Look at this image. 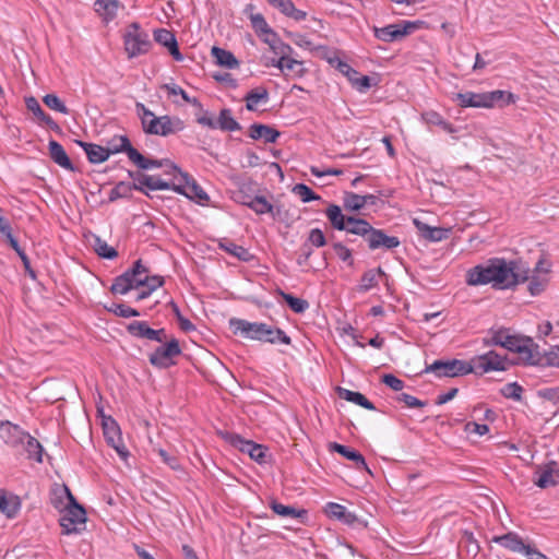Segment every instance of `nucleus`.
Listing matches in <instances>:
<instances>
[{"mask_svg":"<svg viewBox=\"0 0 559 559\" xmlns=\"http://www.w3.org/2000/svg\"><path fill=\"white\" fill-rule=\"evenodd\" d=\"M76 144L84 150L88 162L92 164H100L109 158L108 150L102 145L87 143L80 140L76 141Z\"/></svg>","mask_w":559,"mask_h":559,"instance_id":"obj_28","label":"nucleus"},{"mask_svg":"<svg viewBox=\"0 0 559 559\" xmlns=\"http://www.w3.org/2000/svg\"><path fill=\"white\" fill-rule=\"evenodd\" d=\"M185 123L179 118L170 116L153 117L148 123H145V133L167 136L183 130Z\"/></svg>","mask_w":559,"mask_h":559,"instance_id":"obj_11","label":"nucleus"},{"mask_svg":"<svg viewBox=\"0 0 559 559\" xmlns=\"http://www.w3.org/2000/svg\"><path fill=\"white\" fill-rule=\"evenodd\" d=\"M102 427L106 442L114 448L121 459H127L129 452L123 444L121 430L111 416H103Z\"/></svg>","mask_w":559,"mask_h":559,"instance_id":"obj_13","label":"nucleus"},{"mask_svg":"<svg viewBox=\"0 0 559 559\" xmlns=\"http://www.w3.org/2000/svg\"><path fill=\"white\" fill-rule=\"evenodd\" d=\"M174 191L202 205L210 200L207 193L188 173H180L179 182H176Z\"/></svg>","mask_w":559,"mask_h":559,"instance_id":"obj_12","label":"nucleus"},{"mask_svg":"<svg viewBox=\"0 0 559 559\" xmlns=\"http://www.w3.org/2000/svg\"><path fill=\"white\" fill-rule=\"evenodd\" d=\"M421 118L429 126H438L448 133L455 132L453 124L444 120L443 117L437 111H426L421 115Z\"/></svg>","mask_w":559,"mask_h":559,"instance_id":"obj_47","label":"nucleus"},{"mask_svg":"<svg viewBox=\"0 0 559 559\" xmlns=\"http://www.w3.org/2000/svg\"><path fill=\"white\" fill-rule=\"evenodd\" d=\"M528 269H521L516 261H507L502 258H492L485 263L469 269L466 283L469 286L491 284L496 289H511L518 284L526 282Z\"/></svg>","mask_w":559,"mask_h":559,"instance_id":"obj_1","label":"nucleus"},{"mask_svg":"<svg viewBox=\"0 0 559 559\" xmlns=\"http://www.w3.org/2000/svg\"><path fill=\"white\" fill-rule=\"evenodd\" d=\"M272 64L278 68L284 75L290 76L292 79L302 78L307 73V69L304 67L302 61L294 58H278L276 61H273Z\"/></svg>","mask_w":559,"mask_h":559,"instance_id":"obj_20","label":"nucleus"},{"mask_svg":"<svg viewBox=\"0 0 559 559\" xmlns=\"http://www.w3.org/2000/svg\"><path fill=\"white\" fill-rule=\"evenodd\" d=\"M212 57L215 59L216 64L227 68L236 69L239 67L238 59L229 50L214 46L211 50Z\"/></svg>","mask_w":559,"mask_h":559,"instance_id":"obj_35","label":"nucleus"},{"mask_svg":"<svg viewBox=\"0 0 559 559\" xmlns=\"http://www.w3.org/2000/svg\"><path fill=\"white\" fill-rule=\"evenodd\" d=\"M328 62L337 69L343 75L347 78V80L353 84L355 80H357V76L359 72L352 68L347 62L341 60L337 56H334L333 58H328Z\"/></svg>","mask_w":559,"mask_h":559,"instance_id":"obj_49","label":"nucleus"},{"mask_svg":"<svg viewBox=\"0 0 559 559\" xmlns=\"http://www.w3.org/2000/svg\"><path fill=\"white\" fill-rule=\"evenodd\" d=\"M503 348L519 354V359L524 365L537 361L538 346L531 337H522L511 333L510 338Z\"/></svg>","mask_w":559,"mask_h":559,"instance_id":"obj_8","label":"nucleus"},{"mask_svg":"<svg viewBox=\"0 0 559 559\" xmlns=\"http://www.w3.org/2000/svg\"><path fill=\"white\" fill-rule=\"evenodd\" d=\"M154 40L167 48L168 52L176 61H182L183 56L179 50L178 41L175 34L166 28H157L154 31Z\"/></svg>","mask_w":559,"mask_h":559,"instance_id":"obj_17","label":"nucleus"},{"mask_svg":"<svg viewBox=\"0 0 559 559\" xmlns=\"http://www.w3.org/2000/svg\"><path fill=\"white\" fill-rule=\"evenodd\" d=\"M145 187L152 191H156V190H173L174 191V187H176V182H168V181L160 179L157 176L148 175V177H145Z\"/></svg>","mask_w":559,"mask_h":559,"instance_id":"obj_61","label":"nucleus"},{"mask_svg":"<svg viewBox=\"0 0 559 559\" xmlns=\"http://www.w3.org/2000/svg\"><path fill=\"white\" fill-rule=\"evenodd\" d=\"M292 192L300 198L304 203L321 200V197L313 192L307 185L305 183H296Z\"/></svg>","mask_w":559,"mask_h":559,"instance_id":"obj_57","label":"nucleus"},{"mask_svg":"<svg viewBox=\"0 0 559 559\" xmlns=\"http://www.w3.org/2000/svg\"><path fill=\"white\" fill-rule=\"evenodd\" d=\"M337 395L340 399H343L347 402H352L357 404L366 409L374 411L376 406L371 403L364 394L360 392L350 391L348 389L337 386L336 389Z\"/></svg>","mask_w":559,"mask_h":559,"instance_id":"obj_33","label":"nucleus"},{"mask_svg":"<svg viewBox=\"0 0 559 559\" xmlns=\"http://www.w3.org/2000/svg\"><path fill=\"white\" fill-rule=\"evenodd\" d=\"M333 249H334L336 255L343 262H347L348 265H350V266L354 264V260H353V255H352V250L348 249L346 246H344L342 242L333 243Z\"/></svg>","mask_w":559,"mask_h":559,"instance_id":"obj_64","label":"nucleus"},{"mask_svg":"<svg viewBox=\"0 0 559 559\" xmlns=\"http://www.w3.org/2000/svg\"><path fill=\"white\" fill-rule=\"evenodd\" d=\"M384 275L385 273L381 267L366 271L362 274L360 284L358 286L359 292H368L371 288L376 287L378 285V278Z\"/></svg>","mask_w":559,"mask_h":559,"instance_id":"obj_46","label":"nucleus"},{"mask_svg":"<svg viewBox=\"0 0 559 559\" xmlns=\"http://www.w3.org/2000/svg\"><path fill=\"white\" fill-rule=\"evenodd\" d=\"M60 526L62 528V534L66 535L80 533L85 527V525H79V521L71 519L66 511H63L60 518Z\"/></svg>","mask_w":559,"mask_h":559,"instance_id":"obj_56","label":"nucleus"},{"mask_svg":"<svg viewBox=\"0 0 559 559\" xmlns=\"http://www.w3.org/2000/svg\"><path fill=\"white\" fill-rule=\"evenodd\" d=\"M229 326L235 335L248 340L290 345L292 338L280 328L272 326L264 322H249L245 319H229Z\"/></svg>","mask_w":559,"mask_h":559,"instance_id":"obj_2","label":"nucleus"},{"mask_svg":"<svg viewBox=\"0 0 559 559\" xmlns=\"http://www.w3.org/2000/svg\"><path fill=\"white\" fill-rule=\"evenodd\" d=\"M93 248L103 259L112 260L118 257V251L98 236H95L94 238Z\"/></svg>","mask_w":559,"mask_h":559,"instance_id":"obj_53","label":"nucleus"},{"mask_svg":"<svg viewBox=\"0 0 559 559\" xmlns=\"http://www.w3.org/2000/svg\"><path fill=\"white\" fill-rule=\"evenodd\" d=\"M147 273L148 269L142 264L141 260H136L131 269L114 280L110 292L112 294L126 295L131 289L143 286V284H138V281L143 280V276Z\"/></svg>","mask_w":559,"mask_h":559,"instance_id":"obj_6","label":"nucleus"},{"mask_svg":"<svg viewBox=\"0 0 559 559\" xmlns=\"http://www.w3.org/2000/svg\"><path fill=\"white\" fill-rule=\"evenodd\" d=\"M246 108L249 111L258 110L259 104H266L270 100V93L266 87L258 86L249 91L245 96Z\"/></svg>","mask_w":559,"mask_h":559,"instance_id":"obj_31","label":"nucleus"},{"mask_svg":"<svg viewBox=\"0 0 559 559\" xmlns=\"http://www.w3.org/2000/svg\"><path fill=\"white\" fill-rule=\"evenodd\" d=\"M25 105L27 110L33 112V115L43 123H45L49 129H51L55 132H60L61 128L60 126L48 115L46 114L43 108L40 107L38 100L31 96L25 99Z\"/></svg>","mask_w":559,"mask_h":559,"instance_id":"obj_24","label":"nucleus"},{"mask_svg":"<svg viewBox=\"0 0 559 559\" xmlns=\"http://www.w3.org/2000/svg\"><path fill=\"white\" fill-rule=\"evenodd\" d=\"M245 205L258 215L270 214L273 218H277L281 214L280 206L271 204L265 197L255 195L253 199L245 198Z\"/></svg>","mask_w":559,"mask_h":559,"instance_id":"obj_19","label":"nucleus"},{"mask_svg":"<svg viewBox=\"0 0 559 559\" xmlns=\"http://www.w3.org/2000/svg\"><path fill=\"white\" fill-rule=\"evenodd\" d=\"M452 99L463 108H491L499 102H504L506 104L514 103V96L512 93H507L500 90L484 93H456Z\"/></svg>","mask_w":559,"mask_h":559,"instance_id":"obj_3","label":"nucleus"},{"mask_svg":"<svg viewBox=\"0 0 559 559\" xmlns=\"http://www.w3.org/2000/svg\"><path fill=\"white\" fill-rule=\"evenodd\" d=\"M127 331L134 337L150 341H153V335H155L154 329L150 328L146 321H133L128 324Z\"/></svg>","mask_w":559,"mask_h":559,"instance_id":"obj_45","label":"nucleus"},{"mask_svg":"<svg viewBox=\"0 0 559 559\" xmlns=\"http://www.w3.org/2000/svg\"><path fill=\"white\" fill-rule=\"evenodd\" d=\"M132 190H138L147 194L142 188L136 183H130L126 181L118 182L109 193V201L115 202L118 199L129 198L131 195Z\"/></svg>","mask_w":559,"mask_h":559,"instance_id":"obj_43","label":"nucleus"},{"mask_svg":"<svg viewBox=\"0 0 559 559\" xmlns=\"http://www.w3.org/2000/svg\"><path fill=\"white\" fill-rule=\"evenodd\" d=\"M534 366L559 367V346L552 347L549 352L540 355L537 350V361L531 362Z\"/></svg>","mask_w":559,"mask_h":559,"instance_id":"obj_52","label":"nucleus"},{"mask_svg":"<svg viewBox=\"0 0 559 559\" xmlns=\"http://www.w3.org/2000/svg\"><path fill=\"white\" fill-rule=\"evenodd\" d=\"M346 226H347V228L344 229L345 231H347L349 234L357 235V236H361L366 240L368 239V237L373 228L366 219L358 218L355 216H350L347 218Z\"/></svg>","mask_w":559,"mask_h":559,"instance_id":"obj_39","label":"nucleus"},{"mask_svg":"<svg viewBox=\"0 0 559 559\" xmlns=\"http://www.w3.org/2000/svg\"><path fill=\"white\" fill-rule=\"evenodd\" d=\"M96 11L103 13L106 20H112L117 15L119 8L118 0H96Z\"/></svg>","mask_w":559,"mask_h":559,"instance_id":"obj_54","label":"nucleus"},{"mask_svg":"<svg viewBox=\"0 0 559 559\" xmlns=\"http://www.w3.org/2000/svg\"><path fill=\"white\" fill-rule=\"evenodd\" d=\"M225 440L243 453H248L252 460L262 464L266 462L267 448L251 440L243 439L240 435L226 432Z\"/></svg>","mask_w":559,"mask_h":559,"instance_id":"obj_10","label":"nucleus"},{"mask_svg":"<svg viewBox=\"0 0 559 559\" xmlns=\"http://www.w3.org/2000/svg\"><path fill=\"white\" fill-rule=\"evenodd\" d=\"M362 200L364 199L360 194L354 192H345L343 198L344 209L352 212L360 211L365 207Z\"/></svg>","mask_w":559,"mask_h":559,"instance_id":"obj_60","label":"nucleus"},{"mask_svg":"<svg viewBox=\"0 0 559 559\" xmlns=\"http://www.w3.org/2000/svg\"><path fill=\"white\" fill-rule=\"evenodd\" d=\"M122 39L129 59L146 55L152 48L148 33L142 29L138 22H132L127 26Z\"/></svg>","mask_w":559,"mask_h":559,"instance_id":"obj_4","label":"nucleus"},{"mask_svg":"<svg viewBox=\"0 0 559 559\" xmlns=\"http://www.w3.org/2000/svg\"><path fill=\"white\" fill-rule=\"evenodd\" d=\"M367 242L370 250H377L380 248L392 250L401 243L397 237L389 236L382 229L377 228H372Z\"/></svg>","mask_w":559,"mask_h":559,"instance_id":"obj_18","label":"nucleus"},{"mask_svg":"<svg viewBox=\"0 0 559 559\" xmlns=\"http://www.w3.org/2000/svg\"><path fill=\"white\" fill-rule=\"evenodd\" d=\"M255 191H257V183L251 179L245 180L239 183L238 190L235 193V199L237 202L245 205V202H243V201H246L245 198L253 199L257 195Z\"/></svg>","mask_w":559,"mask_h":559,"instance_id":"obj_50","label":"nucleus"},{"mask_svg":"<svg viewBox=\"0 0 559 559\" xmlns=\"http://www.w3.org/2000/svg\"><path fill=\"white\" fill-rule=\"evenodd\" d=\"M533 481L542 489L555 487L559 483V469L557 468V463L550 461L544 467H538L535 472V478Z\"/></svg>","mask_w":559,"mask_h":559,"instance_id":"obj_16","label":"nucleus"},{"mask_svg":"<svg viewBox=\"0 0 559 559\" xmlns=\"http://www.w3.org/2000/svg\"><path fill=\"white\" fill-rule=\"evenodd\" d=\"M130 160L135 164L140 169L162 168L168 165V159H151L144 157L138 150H131Z\"/></svg>","mask_w":559,"mask_h":559,"instance_id":"obj_41","label":"nucleus"},{"mask_svg":"<svg viewBox=\"0 0 559 559\" xmlns=\"http://www.w3.org/2000/svg\"><path fill=\"white\" fill-rule=\"evenodd\" d=\"M181 353L179 341L171 336L169 342L160 344L148 355V361L156 368L167 369L176 364L175 358Z\"/></svg>","mask_w":559,"mask_h":559,"instance_id":"obj_7","label":"nucleus"},{"mask_svg":"<svg viewBox=\"0 0 559 559\" xmlns=\"http://www.w3.org/2000/svg\"><path fill=\"white\" fill-rule=\"evenodd\" d=\"M219 248L243 262H249L253 259L252 253L247 248L226 238L219 242Z\"/></svg>","mask_w":559,"mask_h":559,"instance_id":"obj_34","label":"nucleus"},{"mask_svg":"<svg viewBox=\"0 0 559 559\" xmlns=\"http://www.w3.org/2000/svg\"><path fill=\"white\" fill-rule=\"evenodd\" d=\"M62 492L68 498V504L64 511L68 513V515L71 516V519L79 521V525H85L86 512L84 508L76 502L75 498L67 486H63Z\"/></svg>","mask_w":559,"mask_h":559,"instance_id":"obj_30","label":"nucleus"},{"mask_svg":"<svg viewBox=\"0 0 559 559\" xmlns=\"http://www.w3.org/2000/svg\"><path fill=\"white\" fill-rule=\"evenodd\" d=\"M414 225L418 229L420 236L431 242H438L449 237L450 229L442 227H431L419 219H414Z\"/></svg>","mask_w":559,"mask_h":559,"instance_id":"obj_23","label":"nucleus"},{"mask_svg":"<svg viewBox=\"0 0 559 559\" xmlns=\"http://www.w3.org/2000/svg\"><path fill=\"white\" fill-rule=\"evenodd\" d=\"M270 4L278 9L284 15L294 19L295 21H302L307 16L305 11L295 8L292 0H271Z\"/></svg>","mask_w":559,"mask_h":559,"instance_id":"obj_37","label":"nucleus"},{"mask_svg":"<svg viewBox=\"0 0 559 559\" xmlns=\"http://www.w3.org/2000/svg\"><path fill=\"white\" fill-rule=\"evenodd\" d=\"M270 507L274 513L282 518L304 519L307 516V511L305 509L298 510L292 506H285L275 500L271 502Z\"/></svg>","mask_w":559,"mask_h":559,"instance_id":"obj_44","label":"nucleus"},{"mask_svg":"<svg viewBox=\"0 0 559 559\" xmlns=\"http://www.w3.org/2000/svg\"><path fill=\"white\" fill-rule=\"evenodd\" d=\"M22 439L23 443L20 445V450L16 452L26 454L28 460L41 463L44 448L40 442L28 432H25V438Z\"/></svg>","mask_w":559,"mask_h":559,"instance_id":"obj_21","label":"nucleus"},{"mask_svg":"<svg viewBox=\"0 0 559 559\" xmlns=\"http://www.w3.org/2000/svg\"><path fill=\"white\" fill-rule=\"evenodd\" d=\"M48 148H49L50 158L57 165H59L60 167H62L67 170H70V171L74 170V166H73L71 159L69 158L66 150L59 142H57L55 140H50L48 143Z\"/></svg>","mask_w":559,"mask_h":559,"instance_id":"obj_27","label":"nucleus"},{"mask_svg":"<svg viewBox=\"0 0 559 559\" xmlns=\"http://www.w3.org/2000/svg\"><path fill=\"white\" fill-rule=\"evenodd\" d=\"M249 19L251 26L259 36L271 37L274 31L269 26L264 16L261 13H250Z\"/></svg>","mask_w":559,"mask_h":559,"instance_id":"obj_48","label":"nucleus"},{"mask_svg":"<svg viewBox=\"0 0 559 559\" xmlns=\"http://www.w3.org/2000/svg\"><path fill=\"white\" fill-rule=\"evenodd\" d=\"M523 392H524L523 386L521 384H519L518 382L507 383L506 385H503L500 389V394L503 397L509 399V400H513V401H516V402L522 401Z\"/></svg>","mask_w":559,"mask_h":559,"instance_id":"obj_55","label":"nucleus"},{"mask_svg":"<svg viewBox=\"0 0 559 559\" xmlns=\"http://www.w3.org/2000/svg\"><path fill=\"white\" fill-rule=\"evenodd\" d=\"M116 316L121 318L139 317L140 312L124 304H115L110 309Z\"/></svg>","mask_w":559,"mask_h":559,"instance_id":"obj_63","label":"nucleus"},{"mask_svg":"<svg viewBox=\"0 0 559 559\" xmlns=\"http://www.w3.org/2000/svg\"><path fill=\"white\" fill-rule=\"evenodd\" d=\"M526 281H530L528 292L533 296H537L542 292H544L548 283L547 276H540L539 274L534 273L532 274V276L528 275V278Z\"/></svg>","mask_w":559,"mask_h":559,"instance_id":"obj_59","label":"nucleus"},{"mask_svg":"<svg viewBox=\"0 0 559 559\" xmlns=\"http://www.w3.org/2000/svg\"><path fill=\"white\" fill-rule=\"evenodd\" d=\"M43 102L51 110L58 111L63 115L69 114V108L56 94H46L43 97Z\"/></svg>","mask_w":559,"mask_h":559,"instance_id":"obj_62","label":"nucleus"},{"mask_svg":"<svg viewBox=\"0 0 559 559\" xmlns=\"http://www.w3.org/2000/svg\"><path fill=\"white\" fill-rule=\"evenodd\" d=\"M263 41L270 46L271 50L278 56V58H292L290 55L293 52V48L288 44L282 41L276 33L271 37H263Z\"/></svg>","mask_w":559,"mask_h":559,"instance_id":"obj_42","label":"nucleus"},{"mask_svg":"<svg viewBox=\"0 0 559 559\" xmlns=\"http://www.w3.org/2000/svg\"><path fill=\"white\" fill-rule=\"evenodd\" d=\"M25 432L20 426L14 425L10 421H1L0 424V438L10 448L15 451L20 450V445L23 443Z\"/></svg>","mask_w":559,"mask_h":559,"instance_id":"obj_15","label":"nucleus"},{"mask_svg":"<svg viewBox=\"0 0 559 559\" xmlns=\"http://www.w3.org/2000/svg\"><path fill=\"white\" fill-rule=\"evenodd\" d=\"M281 133L267 126L262 123H253L249 129V136L253 140L262 139L265 143H275L280 138Z\"/></svg>","mask_w":559,"mask_h":559,"instance_id":"obj_26","label":"nucleus"},{"mask_svg":"<svg viewBox=\"0 0 559 559\" xmlns=\"http://www.w3.org/2000/svg\"><path fill=\"white\" fill-rule=\"evenodd\" d=\"M21 509V500L16 495L8 493L5 490L0 489V512L9 519L16 516Z\"/></svg>","mask_w":559,"mask_h":559,"instance_id":"obj_25","label":"nucleus"},{"mask_svg":"<svg viewBox=\"0 0 559 559\" xmlns=\"http://www.w3.org/2000/svg\"><path fill=\"white\" fill-rule=\"evenodd\" d=\"M106 150H108L109 156L111 154H118L124 152L130 158L131 150H135L127 135H114L107 142Z\"/></svg>","mask_w":559,"mask_h":559,"instance_id":"obj_40","label":"nucleus"},{"mask_svg":"<svg viewBox=\"0 0 559 559\" xmlns=\"http://www.w3.org/2000/svg\"><path fill=\"white\" fill-rule=\"evenodd\" d=\"M474 370L473 373L484 374L490 371H504L508 367V359L500 356L495 350L474 357L471 360Z\"/></svg>","mask_w":559,"mask_h":559,"instance_id":"obj_9","label":"nucleus"},{"mask_svg":"<svg viewBox=\"0 0 559 559\" xmlns=\"http://www.w3.org/2000/svg\"><path fill=\"white\" fill-rule=\"evenodd\" d=\"M325 215L331 226L336 230H344L347 228L348 215L342 212V209L336 204H330L325 210Z\"/></svg>","mask_w":559,"mask_h":559,"instance_id":"obj_38","label":"nucleus"},{"mask_svg":"<svg viewBox=\"0 0 559 559\" xmlns=\"http://www.w3.org/2000/svg\"><path fill=\"white\" fill-rule=\"evenodd\" d=\"M511 330L508 328L490 329L488 336L483 340L485 346H501L504 347L510 338Z\"/></svg>","mask_w":559,"mask_h":559,"instance_id":"obj_36","label":"nucleus"},{"mask_svg":"<svg viewBox=\"0 0 559 559\" xmlns=\"http://www.w3.org/2000/svg\"><path fill=\"white\" fill-rule=\"evenodd\" d=\"M281 295L288 307L296 313H304L309 307V302L306 299L295 297L284 292H281Z\"/></svg>","mask_w":559,"mask_h":559,"instance_id":"obj_58","label":"nucleus"},{"mask_svg":"<svg viewBox=\"0 0 559 559\" xmlns=\"http://www.w3.org/2000/svg\"><path fill=\"white\" fill-rule=\"evenodd\" d=\"M474 367L471 361L461 359H437L430 365H426L424 372L433 373L436 378H455L473 373Z\"/></svg>","mask_w":559,"mask_h":559,"instance_id":"obj_5","label":"nucleus"},{"mask_svg":"<svg viewBox=\"0 0 559 559\" xmlns=\"http://www.w3.org/2000/svg\"><path fill=\"white\" fill-rule=\"evenodd\" d=\"M417 28V22L403 21L402 23L389 24L383 27H374V36L385 43H392L411 34Z\"/></svg>","mask_w":559,"mask_h":559,"instance_id":"obj_14","label":"nucleus"},{"mask_svg":"<svg viewBox=\"0 0 559 559\" xmlns=\"http://www.w3.org/2000/svg\"><path fill=\"white\" fill-rule=\"evenodd\" d=\"M217 128L223 131H238L241 129L238 121L231 116V110L228 108L222 109L217 120Z\"/></svg>","mask_w":559,"mask_h":559,"instance_id":"obj_51","label":"nucleus"},{"mask_svg":"<svg viewBox=\"0 0 559 559\" xmlns=\"http://www.w3.org/2000/svg\"><path fill=\"white\" fill-rule=\"evenodd\" d=\"M492 542L499 544L500 546L511 551L520 552L523 555L527 548V544H525L523 539L520 537V535L514 532H509L503 535L493 536Z\"/></svg>","mask_w":559,"mask_h":559,"instance_id":"obj_22","label":"nucleus"},{"mask_svg":"<svg viewBox=\"0 0 559 559\" xmlns=\"http://www.w3.org/2000/svg\"><path fill=\"white\" fill-rule=\"evenodd\" d=\"M324 511L330 519L338 520L344 524L350 525L357 521V516L354 513L335 502H329Z\"/></svg>","mask_w":559,"mask_h":559,"instance_id":"obj_32","label":"nucleus"},{"mask_svg":"<svg viewBox=\"0 0 559 559\" xmlns=\"http://www.w3.org/2000/svg\"><path fill=\"white\" fill-rule=\"evenodd\" d=\"M329 449L331 451H335L336 453L343 455L347 460L355 462L356 467L358 469H366V471H368V466H367L366 460H365V457L358 451H356L354 449H350V448H348L346 445L336 443V442H331L329 444Z\"/></svg>","mask_w":559,"mask_h":559,"instance_id":"obj_29","label":"nucleus"}]
</instances>
